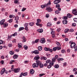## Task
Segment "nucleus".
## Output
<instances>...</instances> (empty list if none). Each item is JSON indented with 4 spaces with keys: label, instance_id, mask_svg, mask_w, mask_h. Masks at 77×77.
I'll return each instance as SVG.
<instances>
[{
    "label": "nucleus",
    "instance_id": "1",
    "mask_svg": "<svg viewBox=\"0 0 77 77\" xmlns=\"http://www.w3.org/2000/svg\"><path fill=\"white\" fill-rule=\"evenodd\" d=\"M5 72L6 74H8V72L7 70H6L5 69L3 68L2 69V71L1 72V74H3Z\"/></svg>",
    "mask_w": 77,
    "mask_h": 77
},
{
    "label": "nucleus",
    "instance_id": "2",
    "mask_svg": "<svg viewBox=\"0 0 77 77\" xmlns=\"http://www.w3.org/2000/svg\"><path fill=\"white\" fill-rule=\"evenodd\" d=\"M20 71V68L14 69V72H15V73H17V72H19Z\"/></svg>",
    "mask_w": 77,
    "mask_h": 77
},
{
    "label": "nucleus",
    "instance_id": "3",
    "mask_svg": "<svg viewBox=\"0 0 77 77\" xmlns=\"http://www.w3.org/2000/svg\"><path fill=\"white\" fill-rule=\"evenodd\" d=\"M72 13L74 15H77V11L76 9H74L72 10Z\"/></svg>",
    "mask_w": 77,
    "mask_h": 77
},
{
    "label": "nucleus",
    "instance_id": "4",
    "mask_svg": "<svg viewBox=\"0 0 77 77\" xmlns=\"http://www.w3.org/2000/svg\"><path fill=\"white\" fill-rule=\"evenodd\" d=\"M75 43L74 42H72L70 45L71 48H74V47L75 46Z\"/></svg>",
    "mask_w": 77,
    "mask_h": 77
},
{
    "label": "nucleus",
    "instance_id": "5",
    "mask_svg": "<svg viewBox=\"0 0 77 77\" xmlns=\"http://www.w3.org/2000/svg\"><path fill=\"white\" fill-rule=\"evenodd\" d=\"M31 53H32V54L34 53L35 54H39V51L38 50H35L34 51H32Z\"/></svg>",
    "mask_w": 77,
    "mask_h": 77
},
{
    "label": "nucleus",
    "instance_id": "6",
    "mask_svg": "<svg viewBox=\"0 0 77 77\" xmlns=\"http://www.w3.org/2000/svg\"><path fill=\"white\" fill-rule=\"evenodd\" d=\"M40 42L42 44H44L45 42V38H42L40 40Z\"/></svg>",
    "mask_w": 77,
    "mask_h": 77
},
{
    "label": "nucleus",
    "instance_id": "7",
    "mask_svg": "<svg viewBox=\"0 0 77 77\" xmlns=\"http://www.w3.org/2000/svg\"><path fill=\"white\" fill-rule=\"evenodd\" d=\"M53 65H54V63H50L49 65L48 66V68H51V66H53Z\"/></svg>",
    "mask_w": 77,
    "mask_h": 77
},
{
    "label": "nucleus",
    "instance_id": "8",
    "mask_svg": "<svg viewBox=\"0 0 77 77\" xmlns=\"http://www.w3.org/2000/svg\"><path fill=\"white\" fill-rule=\"evenodd\" d=\"M60 2V0H55L54 1V4H58Z\"/></svg>",
    "mask_w": 77,
    "mask_h": 77
},
{
    "label": "nucleus",
    "instance_id": "9",
    "mask_svg": "<svg viewBox=\"0 0 77 77\" xmlns=\"http://www.w3.org/2000/svg\"><path fill=\"white\" fill-rule=\"evenodd\" d=\"M5 21V19H3L0 22V24L1 25H3Z\"/></svg>",
    "mask_w": 77,
    "mask_h": 77
},
{
    "label": "nucleus",
    "instance_id": "10",
    "mask_svg": "<svg viewBox=\"0 0 77 77\" xmlns=\"http://www.w3.org/2000/svg\"><path fill=\"white\" fill-rule=\"evenodd\" d=\"M32 66L33 68H35V67H38V65L36 63H34L33 64Z\"/></svg>",
    "mask_w": 77,
    "mask_h": 77
},
{
    "label": "nucleus",
    "instance_id": "11",
    "mask_svg": "<svg viewBox=\"0 0 77 77\" xmlns=\"http://www.w3.org/2000/svg\"><path fill=\"white\" fill-rule=\"evenodd\" d=\"M46 10L48 11V12H51V11H52V9H51V8L50 7H49L47 8Z\"/></svg>",
    "mask_w": 77,
    "mask_h": 77
},
{
    "label": "nucleus",
    "instance_id": "12",
    "mask_svg": "<svg viewBox=\"0 0 77 77\" xmlns=\"http://www.w3.org/2000/svg\"><path fill=\"white\" fill-rule=\"evenodd\" d=\"M40 58L39 57V55H37L34 58V60H38V59H39Z\"/></svg>",
    "mask_w": 77,
    "mask_h": 77
},
{
    "label": "nucleus",
    "instance_id": "13",
    "mask_svg": "<svg viewBox=\"0 0 77 77\" xmlns=\"http://www.w3.org/2000/svg\"><path fill=\"white\" fill-rule=\"evenodd\" d=\"M51 1L49 0V2L47 4H45V5H46V6H50L51 5Z\"/></svg>",
    "mask_w": 77,
    "mask_h": 77
},
{
    "label": "nucleus",
    "instance_id": "14",
    "mask_svg": "<svg viewBox=\"0 0 77 77\" xmlns=\"http://www.w3.org/2000/svg\"><path fill=\"white\" fill-rule=\"evenodd\" d=\"M3 24L4 27H6L8 26V23H5Z\"/></svg>",
    "mask_w": 77,
    "mask_h": 77
},
{
    "label": "nucleus",
    "instance_id": "15",
    "mask_svg": "<svg viewBox=\"0 0 77 77\" xmlns=\"http://www.w3.org/2000/svg\"><path fill=\"white\" fill-rule=\"evenodd\" d=\"M26 41V37H24V36L22 38V42H25Z\"/></svg>",
    "mask_w": 77,
    "mask_h": 77
},
{
    "label": "nucleus",
    "instance_id": "16",
    "mask_svg": "<svg viewBox=\"0 0 77 77\" xmlns=\"http://www.w3.org/2000/svg\"><path fill=\"white\" fill-rule=\"evenodd\" d=\"M41 60H46L47 59V57H41L40 58Z\"/></svg>",
    "mask_w": 77,
    "mask_h": 77
},
{
    "label": "nucleus",
    "instance_id": "17",
    "mask_svg": "<svg viewBox=\"0 0 77 77\" xmlns=\"http://www.w3.org/2000/svg\"><path fill=\"white\" fill-rule=\"evenodd\" d=\"M38 32H39L40 33H42V32H43V29H39L37 30Z\"/></svg>",
    "mask_w": 77,
    "mask_h": 77
},
{
    "label": "nucleus",
    "instance_id": "18",
    "mask_svg": "<svg viewBox=\"0 0 77 77\" xmlns=\"http://www.w3.org/2000/svg\"><path fill=\"white\" fill-rule=\"evenodd\" d=\"M38 65L39 66H40V68H43L44 66V65H43V64L41 63H40V64H39Z\"/></svg>",
    "mask_w": 77,
    "mask_h": 77
},
{
    "label": "nucleus",
    "instance_id": "19",
    "mask_svg": "<svg viewBox=\"0 0 77 77\" xmlns=\"http://www.w3.org/2000/svg\"><path fill=\"white\" fill-rule=\"evenodd\" d=\"M63 23L64 24H66L68 23V22L66 20H63Z\"/></svg>",
    "mask_w": 77,
    "mask_h": 77
},
{
    "label": "nucleus",
    "instance_id": "20",
    "mask_svg": "<svg viewBox=\"0 0 77 77\" xmlns=\"http://www.w3.org/2000/svg\"><path fill=\"white\" fill-rule=\"evenodd\" d=\"M35 71H34V70L33 69H31L30 70V73L31 74H33L34 73Z\"/></svg>",
    "mask_w": 77,
    "mask_h": 77
},
{
    "label": "nucleus",
    "instance_id": "21",
    "mask_svg": "<svg viewBox=\"0 0 77 77\" xmlns=\"http://www.w3.org/2000/svg\"><path fill=\"white\" fill-rule=\"evenodd\" d=\"M18 55L14 54L13 56L14 59H17V58H18Z\"/></svg>",
    "mask_w": 77,
    "mask_h": 77
},
{
    "label": "nucleus",
    "instance_id": "22",
    "mask_svg": "<svg viewBox=\"0 0 77 77\" xmlns=\"http://www.w3.org/2000/svg\"><path fill=\"white\" fill-rule=\"evenodd\" d=\"M34 24V23L33 22H30L29 23V25L30 26H33Z\"/></svg>",
    "mask_w": 77,
    "mask_h": 77
},
{
    "label": "nucleus",
    "instance_id": "23",
    "mask_svg": "<svg viewBox=\"0 0 77 77\" xmlns=\"http://www.w3.org/2000/svg\"><path fill=\"white\" fill-rule=\"evenodd\" d=\"M54 66L55 68H58L59 67V66L58 64H56L54 65Z\"/></svg>",
    "mask_w": 77,
    "mask_h": 77
},
{
    "label": "nucleus",
    "instance_id": "24",
    "mask_svg": "<svg viewBox=\"0 0 77 77\" xmlns=\"http://www.w3.org/2000/svg\"><path fill=\"white\" fill-rule=\"evenodd\" d=\"M36 25H37V26H39V27H42V24H40L38 23H36Z\"/></svg>",
    "mask_w": 77,
    "mask_h": 77
},
{
    "label": "nucleus",
    "instance_id": "25",
    "mask_svg": "<svg viewBox=\"0 0 77 77\" xmlns=\"http://www.w3.org/2000/svg\"><path fill=\"white\" fill-rule=\"evenodd\" d=\"M21 73H22V75L23 76H26L27 75V72H25L23 73V72H22Z\"/></svg>",
    "mask_w": 77,
    "mask_h": 77
},
{
    "label": "nucleus",
    "instance_id": "26",
    "mask_svg": "<svg viewBox=\"0 0 77 77\" xmlns=\"http://www.w3.org/2000/svg\"><path fill=\"white\" fill-rule=\"evenodd\" d=\"M18 47L19 48H21V43H18Z\"/></svg>",
    "mask_w": 77,
    "mask_h": 77
},
{
    "label": "nucleus",
    "instance_id": "27",
    "mask_svg": "<svg viewBox=\"0 0 77 77\" xmlns=\"http://www.w3.org/2000/svg\"><path fill=\"white\" fill-rule=\"evenodd\" d=\"M56 59L55 58H52V62H51V63H54V62H56Z\"/></svg>",
    "mask_w": 77,
    "mask_h": 77
},
{
    "label": "nucleus",
    "instance_id": "28",
    "mask_svg": "<svg viewBox=\"0 0 77 77\" xmlns=\"http://www.w3.org/2000/svg\"><path fill=\"white\" fill-rule=\"evenodd\" d=\"M41 7L42 8V9H44V8H45V7H47V5H46L45 4H44V5H41Z\"/></svg>",
    "mask_w": 77,
    "mask_h": 77
},
{
    "label": "nucleus",
    "instance_id": "29",
    "mask_svg": "<svg viewBox=\"0 0 77 77\" xmlns=\"http://www.w3.org/2000/svg\"><path fill=\"white\" fill-rule=\"evenodd\" d=\"M36 62L38 65L41 63V62H40V61L39 60H36Z\"/></svg>",
    "mask_w": 77,
    "mask_h": 77
},
{
    "label": "nucleus",
    "instance_id": "30",
    "mask_svg": "<svg viewBox=\"0 0 77 77\" xmlns=\"http://www.w3.org/2000/svg\"><path fill=\"white\" fill-rule=\"evenodd\" d=\"M42 47L40 46L38 47V50L39 51H41V50H42Z\"/></svg>",
    "mask_w": 77,
    "mask_h": 77
},
{
    "label": "nucleus",
    "instance_id": "31",
    "mask_svg": "<svg viewBox=\"0 0 77 77\" xmlns=\"http://www.w3.org/2000/svg\"><path fill=\"white\" fill-rule=\"evenodd\" d=\"M67 16L68 18H71V17H72V15L70 14H67Z\"/></svg>",
    "mask_w": 77,
    "mask_h": 77
},
{
    "label": "nucleus",
    "instance_id": "32",
    "mask_svg": "<svg viewBox=\"0 0 77 77\" xmlns=\"http://www.w3.org/2000/svg\"><path fill=\"white\" fill-rule=\"evenodd\" d=\"M23 48H24L25 50H27V49L28 48V46H27L25 45L24 46Z\"/></svg>",
    "mask_w": 77,
    "mask_h": 77
},
{
    "label": "nucleus",
    "instance_id": "33",
    "mask_svg": "<svg viewBox=\"0 0 77 77\" xmlns=\"http://www.w3.org/2000/svg\"><path fill=\"white\" fill-rule=\"evenodd\" d=\"M19 0H14V3L15 4H17L18 3Z\"/></svg>",
    "mask_w": 77,
    "mask_h": 77
},
{
    "label": "nucleus",
    "instance_id": "34",
    "mask_svg": "<svg viewBox=\"0 0 77 77\" xmlns=\"http://www.w3.org/2000/svg\"><path fill=\"white\" fill-rule=\"evenodd\" d=\"M24 29V28L23 27H20L19 29V31H21V30H23Z\"/></svg>",
    "mask_w": 77,
    "mask_h": 77
},
{
    "label": "nucleus",
    "instance_id": "35",
    "mask_svg": "<svg viewBox=\"0 0 77 77\" xmlns=\"http://www.w3.org/2000/svg\"><path fill=\"white\" fill-rule=\"evenodd\" d=\"M49 50H50V48H45V51H49Z\"/></svg>",
    "mask_w": 77,
    "mask_h": 77
},
{
    "label": "nucleus",
    "instance_id": "36",
    "mask_svg": "<svg viewBox=\"0 0 77 77\" xmlns=\"http://www.w3.org/2000/svg\"><path fill=\"white\" fill-rule=\"evenodd\" d=\"M45 74L44 73H41L39 75V76L40 77H42V76H43V75H45Z\"/></svg>",
    "mask_w": 77,
    "mask_h": 77
},
{
    "label": "nucleus",
    "instance_id": "37",
    "mask_svg": "<svg viewBox=\"0 0 77 77\" xmlns=\"http://www.w3.org/2000/svg\"><path fill=\"white\" fill-rule=\"evenodd\" d=\"M15 20H19V17H18V16H17L16 17H15Z\"/></svg>",
    "mask_w": 77,
    "mask_h": 77
},
{
    "label": "nucleus",
    "instance_id": "38",
    "mask_svg": "<svg viewBox=\"0 0 77 77\" xmlns=\"http://www.w3.org/2000/svg\"><path fill=\"white\" fill-rule=\"evenodd\" d=\"M10 54L11 55H13L14 54V51H11L10 52Z\"/></svg>",
    "mask_w": 77,
    "mask_h": 77
},
{
    "label": "nucleus",
    "instance_id": "39",
    "mask_svg": "<svg viewBox=\"0 0 77 77\" xmlns=\"http://www.w3.org/2000/svg\"><path fill=\"white\" fill-rule=\"evenodd\" d=\"M55 14H60V12L59 10H57L55 12Z\"/></svg>",
    "mask_w": 77,
    "mask_h": 77
},
{
    "label": "nucleus",
    "instance_id": "40",
    "mask_svg": "<svg viewBox=\"0 0 77 77\" xmlns=\"http://www.w3.org/2000/svg\"><path fill=\"white\" fill-rule=\"evenodd\" d=\"M69 30V29H66L64 30V32H65V33H67V32H68Z\"/></svg>",
    "mask_w": 77,
    "mask_h": 77
},
{
    "label": "nucleus",
    "instance_id": "41",
    "mask_svg": "<svg viewBox=\"0 0 77 77\" xmlns=\"http://www.w3.org/2000/svg\"><path fill=\"white\" fill-rule=\"evenodd\" d=\"M63 20H67L68 19V17L67 16H64L63 17Z\"/></svg>",
    "mask_w": 77,
    "mask_h": 77
},
{
    "label": "nucleus",
    "instance_id": "42",
    "mask_svg": "<svg viewBox=\"0 0 77 77\" xmlns=\"http://www.w3.org/2000/svg\"><path fill=\"white\" fill-rule=\"evenodd\" d=\"M51 62V61L50 60H48L46 61V63H49L50 62Z\"/></svg>",
    "mask_w": 77,
    "mask_h": 77
},
{
    "label": "nucleus",
    "instance_id": "43",
    "mask_svg": "<svg viewBox=\"0 0 77 77\" xmlns=\"http://www.w3.org/2000/svg\"><path fill=\"white\" fill-rule=\"evenodd\" d=\"M61 53H66V51H65V50L64 49L62 50H61Z\"/></svg>",
    "mask_w": 77,
    "mask_h": 77
},
{
    "label": "nucleus",
    "instance_id": "44",
    "mask_svg": "<svg viewBox=\"0 0 77 77\" xmlns=\"http://www.w3.org/2000/svg\"><path fill=\"white\" fill-rule=\"evenodd\" d=\"M56 48H57V50H59L61 49V48L59 46H57Z\"/></svg>",
    "mask_w": 77,
    "mask_h": 77
},
{
    "label": "nucleus",
    "instance_id": "45",
    "mask_svg": "<svg viewBox=\"0 0 77 77\" xmlns=\"http://www.w3.org/2000/svg\"><path fill=\"white\" fill-rule=\"evenodd\" d=\"M11 37H12V36L11 35L10 36H8V40L9 41V40H11Z\"/></svg>",
    "mask_w": 77,
    "mask_h": 77
},
{
    "label": "nucleus",
    "instance_id": "46",
    "mask_svg": "<svg viewBox=\"0 0 77 77\" xmlns=\"http://www.w3.org/2000/svg\"><path fill=\"white\" fill-rule=\"evenodd\" d=\"M51 35H54L55 34V32L54 31H52L51 32Z\"/></svg>",
    "mask_w": 77,
    "mask_h": 77
},
{
    "label": "nucleus",
    "instance_id": "47",
    "mask_svg": "<svg viewBox=\"0 0 77 77\" xmlns=\"http://www.w3.org/2000/svg\"><path fill=\"white\" fill-rule=\"evenodd\" d=\"M26 10V8H23L22 9V12H24V11H25Z\"/></svg>",
    "mask_w": 77,
    "mask_h": 77
},
{
    "label": "nucleus",
    "instance_id": "48",
    "mask_svg": "<svg viewBox=\"0 0 77 77\" xmlns=\"http://www.w3.org/2000/svg\"><path fill=\"white\" fill-rule=\"evenodd\" d=\"M13 21V19H10L8 20V22L9 23H12Z\"/></svg>",
    "mask_w": 77,
    "mask_h": 77
},
{
    "label": "nucleus",
    "instance_id": "49",
    "mask_svg": "<svg viewBox=\"0 0 77 77\" xmlns=\"http://www.w3.org/2000/svg\"><path fill=\"white\" fill-rule=\"evenodd\" d=\"M47 24V26H49V27H50V26H51V24L50 23H48Z\"/></svg>",
    "mask_w": 77,
    "mask_h": 77
},
{
    "label": "nucleus",
    "instance_id": "50",
    "mask_svg": "<svg viewBox=\"0 0 77 77\" xmlns=\"http://www.w3.org/2000/svg\"><path fill=\"white\" fill-rule=\"evenodd\" d=\"M8 46L9 47H12V44H8Z\"/></svg>",
    "mask_w": 77,
    "mask_h": 77
},
{
    "label": "nucleus",
    "instance_id": "51",
    "mask_svg": "<svg viewBox=\"0 0 77 77\" xmlns=\"http://www.w3.org/2000/svg\"><path fill=\"white\" fill-rule=\"evenodd\" d=\"M15 62V60H11L10 62V64H12L13 62Z\"/></svg>",
    "mask_w": 77,
    "mask_h": 77
},
{
    "label": "nucleus",
    "instance_id": "52",
    "mask_svg": "<svg viewBox=\"0 0 77 77\" xmlns=\"http://www.w3.org/2000/svg\"><path fill=\"white\" fill-rule=\"evenodd\" d=\"M17 32H15L13 34V36H17Z\"/></svg>",
    "mask_w": 77,
    "mask_h": 77
},
{
    "label": "nucleus",
    "instance_id": "53",
    "mask_svg": "<svg viewBox=\"0 0 77 77\" xmlns=\"http://www.w3.org/2000/svg\"><path fill=\"white\" fill-rule=\"evenodd\" d=\"M56 50H57V48L56 47H54L53 48V50L54 51H56Z\"/></svg>",
    "mask_w": 77,
    "mask_h": 77
},
{
    "label": "nucleus",
    "instance_id": "54",
    "mask_svg": "<svg viewBox=\"0 0 77 77\" xmlns=\"http://www.w3.org/2000/svg\"><path fill=\"white\" fill-rule=\"evenodd\" d=\"M37 21L38 23H40L41 21V20L39 19H38L37 20Z\"/></svg>",
    "mask_w": 77,
    "mask_h": 77
},
{
    "label": "nucleus",
    "instance_id": "55",
    "mask_svg": "<svg viewBox=\"0 0 77 77\" xmlns=\"http://www.w3.org/2000/svg\"><path fill=\"white\" fill-rule=\"evenodd\" d=\"M56 44L57 45H58V46H60V45H61L60 44L59 42H57Z\"/></svg>",
    "mask_w": 77,
    "mask_h": 77
},
{
    "label": "nucleus",
    "instance_id": "56",
    "mask_svg": "<svg viewBox=\"0 0 77 77\" xmlns=\"http://www.w3.org/2000/svg\"><path fill=\"white\" fill-rule=\"evenodd\" d=\"M73 20L75 22H76L77 23V18H74L73 19Z\"/></svg>",
    "mask_w": 77,
    "mask_h": 77
},
{
    "label": "nucleus",
    "instance_id": "57",
    "mask_svg": "<svg viewBox=\"0 0 77 77\" xmlns=\"http://www.w3.org/2000/svg\"><path fill=\"white\" fill-rule=\"evenodd\" d=\"M67 64V63H66V62H65L63 64V66H66Z\"/></svg>",
    "mask_w": 77,
    "mask_h": 77
},
{
    "label": "nucleus",
    "instance_id": "58",
    "mask_svg": "<svg viewBox=\"0 0 77 77\" xmlns=\"http://www.w3.org/2000/svg\"><path fill=\"white\" fill-rule=\"evenodd\" d=\"M56 8H59V7H60V5H59V4L56 5Z\"/></svg>",
    "mask_w": 77,
    "mask_h": 77
},
{
    "label": "nucleus",
    "instance_id": "59",
    "mask_svg": "<svg viewBox=\"0 0 77 77\" xmlns=\"http://www.w3.org/2000/svg\"><path fill=\"white\" fill-rule=\"evenodd\" d=\"M74 49H75V51H77V46H76L75 48H74Z\"/></svg>",
    "mask_w": 77,
    "mask_h": 77
},
{
    "label": "nucleus",
    "instance_id": "60",
    "mask_svg": "<svg viewBox=\"0 0 77 77\" xmlns=\"http://www.w3.org/2000/svg\"><path fill=\"white\" fill-rule=\"evenodd\" d=\"M3 42L2 40H0V45H1V44H3Z\"/></svg>",
    "mask_w": 77,
    "mask_h": 77
},
{
    "label": "nucleus",
    "instance_id": "61",
    "mask_svg": "<svg viewBox=\"0 0 77 77\" xmlns=\"http://www.w3.org/2000/svg\"><path fill=\"white\" fill-rule=\"evenodd\" d=\"M28 23H25L24 25L25 27H27L28 26Z\"/></svg>",
    "mask_w": 77,
    "mask_h": 77
},
{
    "label": "nucleus",
    "instance_id": "62",
    "mask_svg": "<svg viewBox=\"0 0 77 77\" xmlns=\"http://www.w3.org/2000/svg\"><path fill=\"white\" fill-rule=\"evenodd\" d=\"M70 32H74V29H71L70 30Z\"/></svg>",
    "mask_w": 77,
    "mask_h": 77
},
{
    "label": "nucleus",
    "instance_id": "63",
    "mask_svg": "<svg viewBox=\"0 0 77 77\" xmlns=\"http://www.w3.org/2000/svg\"><path fill=\"white\" fill-rule=\"evenodd\" d=\"M58 60H63V58H58Z\"/></svg>",
    "mask_w": 77,
    "mask_h": 77
},
{
    "label": "nucleus",
    "instance_id": "64",
    "mask_svg": "<svg viewBox=\"0 0 77 77\" xmlns=\"http://www.w3.org/2000/svg\"><path fill=\"white\" fill-rule=\"evenodd\" d=\"M1 58L2 59H5V56H4L3 55H2L1 56Z\"/></svg>",
    "mask_w": 77,
    "mask_h": 77
}]
</instances>
